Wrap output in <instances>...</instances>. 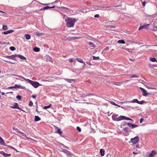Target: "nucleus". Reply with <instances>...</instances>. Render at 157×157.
Listing matches in <instances>:
<instances>
[{
    "instance_id": "dca6fc26",
    "label": "nucleus",
    "mask_w": 157,
    "mask_h": 157,
    "mask_svg": "<svg viewBox=\"0 0 157 157\" xmlns=\"http://www.w3.org/2000/svg\"><path fill=\"white\" fill-rule=\"evenodd\" d=\"M101 7L104 8L103 9V10H110L111 9H110V8L111 7V6H108V7H107V6L102 7L101 6Z\"/></svg>"
},
{
    "instance_id": "cd10ccee",
    "label": "nucleus",
    "mask_w": 157,
    "mask_h": 157,
    "mask_svg": "<svg viewBox=\"0 0 157 157\" xmlns=\"http://www.w3.org/2000/svg\"><path fill=\"white\" fill-rule=\"evenodd\" d=\"M35 34L37 36H40L42 35V33L37 32H35Z\"/></svg>"
},
{
    "instance_id": "5fc2aeb1",
    "label": "nucleus",
    "mask_w": 157,
    "mask_h": 157,
    "mask_svg": "<svg viewBox=\"0 0 157 157\" xmlns=\"http://www.w3.org/2000/svg\"><path fill=\"white\" fill-rule=\"evenodd\" d=\"M33 105V102L31 101H30L29 103V106H31Z\"/></svg>"
},
{
    "instance_id": "864d4df0",
    "label": "nucleus",
    "mask_w": 157,
    "mask_h": 157,
    "mask_svg": "<svg viewBox=\"0 0 157 157\" xmlns=\"http://www.w3.org/2000/svg\"><path fill=\"white\" fill-rule=\"evenodd\" d=\"M3 60L4 61H5V62H7V63H12V64H14V63H13L11 62H10V61H6V60H4V59Z\"/></svg>"
},
{
    "instance_id": "20e7f679",
    "label": "nucleus",
    "mask_w": 157,
    "mask_h": 157,
    "mask_svg": "<svg viewBox=\"0 0 157 157\" xmlns=\"http://www.w3.org/2000/svg\"><path fill=\"white\" fill-rule=\"evenodd\" d=\"M131 141L133 144H136L139 141V138L138 136H136L134 138L131 139Z\"/></svg>"
},
{
    "instance_id": "2f4dec72",
    "label": "nucleus",
    "mask_w": 157,
    "mask_h": 157,
    "mask_svg": "<svg viewBox=\"0 0 157 157\" xmlns=\"http://www.w3.org/2000/svg\"><path fill=\"white\" fill-rule=\"evenodd\" d=\"M139 77V76L137 75H132L131 77V78H138Z\"/></svg>"
},
{
    "instance_id": "4468645a",
    "label": "nucleus",
    "mask_w": 157,
    "mask_h": 157,
    "mask_svg": "<svg viewBox=\"0 0 157 157\" xmlns=\"http://www.w3.org/2000/svg\"><path fill=\"white\" fill-rule=\"evenodd\" d=\"M16 57H19L20 59H23V60H25L26 59V58L23 56L20 55H16Z\"/></svg>"
},
{
    "instance_id": "aec40b11",
    "label": "nucleus",
    "mask_w": 157,
    "mask_h": 157,
    "mask_svg": "<svg viewBox=\"0 0 157 157\" xmlns=\"http://www.w3.org/2000/svg\"><path fill=\"white\" fill-rule=\"evenodd\" d=\"M104 150L103 149H101L100 150V153L101 155L102 156H103L104 155Z\"/></svg>"
},
{
    "instance_id": "423d86ee",
    "label": "nucleus",
    "mask_w": 157,
    "mask_h": 157,
    "mask_svg": "<svg viewBox=\"0 0 157 157\" xmlns=\"http://www.w3.org/2000/svg\"><path fill=\"white\" fill-rule=\"evenodd\" d=\"M140 89L143 92L142 95L144 96H147L149 94L147 93V91L144 88L142 87H140Z\"/></svg>"
},
{
    "instance_id": "c03bdc74",
    "label": "nucleus",
    "mask_w": 157,
    "mask_h": 157,
    "mask_svg": "<svg viewBox=\"0 0 157 157\" xmlns=\"http://www.w3.org/2000/svg\"><path fill=\"white\" fill-rule=\"evenodd\" d=\"M16 98H17V99H18L19 100H20L21 99V96H19V95H18V96H17Z\"/></svg>"
},
{
    "instance_id": "4d7b16f0",
    "label": "nucleus",
    "mask_w": 157,
    "mask_h": 157,
    "mask_svg": "<svg viewBox=\"0 0 157 157\" xmlns=\"http://www.w3.org/2000/svg\"><path fill=\"white\" fill-rule=\"evenodd\" d=\"M68 61L70 62H71V63H72L73 62V59L71 58L69 59H68Z\"/></svg>"
},
{
    "instance_id": "0eeeda50",
    "label": "nucleus",
    "mask_w": 157,
    "mask_h": 157,
    "mask_svg": "<svg viewBox=\"0 0 157 157\" xmlns=\"http://www.w3.org/2000/svg\"><path fill=\"white\" fill-rule=\"evenodd\" d=\"M127 124L129 127L132 128H134L138 126L136 124H132L129 123H127Z\"/></svg>"
},
{
    "instance_id": "de8ad7c7",
    "label": "nucleus",
    "mask_w": 157,
    "mask_h": 157,
    "mask_svg": "<svg viewBox=\"0 0 157 157\" xmlns=\"http://www.w3.org/2000/svg\"><path fill=\"white\" fill-rule=\"evenodd\" d=\"M7 146L10 148H11V149H13L14 150H16V149L15 148H14L13 147H12V146H9V145H8Z\"/></svg>"
},
{
    "instance_id": "e433bc0d",
    "label": "nucleus",
    "mask_w": 157,
    "mask_h": 157,
    "mask_svg": "<svg viewBox=\"0 0 157 157\" xmlns=\"http://www.w3.org/2000/svg\"><path fill=\"white\" fill-rule=\"evenodd\" d=\"M19 77L23 79H24V80H25V81H28V80L29 79H27V78H25L23 76H19Z\"/></svg>"
},
{
    "instance_id": "5701e85b",
    "label": "nucleus",
    "mask_w": 157,
    "mask_h": 157,
    "mask_svg": "<svg viewBox=\"0 0 157 157\" xmlns=\"http://www.w3.org/2000/svg\"><path fill=\"white\" fill-rule=\"evenodd\" d=\"M20 133L21 134V135H22V136H23L25 137L27 139H29L32 140V139H30V138H28L27 136H26V134L25 133H24L23 132H21Z\"/></svg>"
},
{
    "instance_id": "49530a36",
    "label": "nucleus",
    "mask_w": 157,
    "mask_h": 157,
    "mask_svg": "<svg viewBox=\"0 0 157 157\" xmlns=\"http://www.w3.org/2000/svg\"><path fill=\"white\" fill-rule=\"evenodd\" d=\"M76 129L79 132H81V129L79 126L77 127L76 128Z\"/></svg>"
},
{
    "instance_id": "6e6d98bb",
    "label": "nucleus",
    "mask_w": 157,
    "mask_h": 157,
    "mask_svg": "<svg viewBox=\"0 0 157 157\" xmlns=\"http://www.w3.org/2000/svg\"><path fill=\"white\" fill-rule=\"evenodd\" d=\"M140 1L142 2V4H143V6H145V4H146L145 2H143L141 0H140Z\"/></svg>"
},
{
    "instance_id": "b1692460",
    "label": "nucleus",
    "mask_w": 157,
    "mask_h": 157,
    "mask_svg": "<svg viewBox=\"0 0 157 157\" xmlns=\"http://www.w3.org/2000/svg\"><path fill=\"white\" fill-rule=\"evenodd\" d=\"M150 60L152 62H157L156 59L155 58H150Z\"/></svg>"
},
{
    "instance_id": "f704fd0d",
    "label": "nucleus",
    "mask_w": 157,
    "mask_h": 157,
    "mask_svg": "<svg viewBox=\"0 0 157 157\" xmlns=\"http://www.w3.org/2000/svg\"><path fill=\"white\" fill-rule=\"evenodd\" d=\"M2 29L4 30H6L7 29V27L5 25H3L2 27Z\"/></svg>"
},
{
    "instance_id": "603ef678",
    "label": "nucleus",
    "mask_w": 157,
    "mask_h": 157,
    "mask_svg": "<svg viewBox=\"0 0 157 157\" xmlns=\"http://www.w3.org/2000/svg\"><path fill=\"white\" fill-rule=\"evenodd\" d=\"M143 121H144V119L142 118H141L140 120V123H142L143 122Z\"/></svg>"
},
{
    "instance_id": "ddd939ff",
    "label": "nucleus",
    "mask_w": 157,
    "mask_h": 157,
    "mask_svg": "<svg viewBox=\"0 0 157 157\" xmlns=\"http://www.w3.org/2000/svg\"><path fill=\"white\" fill-rule=\"evenodd\" d=\"M63 151L68 155H71V153L70 152L66 149L63 150Z\"/></svg>"
},
{
    "instance_id": "a878e982",
    "label": "nucleus",
    "mask_w": 157,
    "mask_h": 157,
    "mask_svg": "<svg viewBox=\"0 0 157 157\" xmlns=\"http://www.w3.org/2000/svg\"><path fill=\"white\" fill-rule=\"evenodd\" d=\"M122 83L121 82H115L114 84L116 85L120 86L122 84Z\"/></svg>"
},
{
    "instance_id": "c85d7f7f",
    "label": "nucleus",
    "mask_w": 157,
    "mask_h": 157,
    "mask_svg": "<svg viewBox=\"0 0 157 157\" xmlns=\"http://www.w3.org/2000/svg\"><path fill=\"white\" fill-rule=\"evenodd\" d=\"M138 101L136 99H134L132 101H131V102H133V103L136 102L137 103H138Z\"/></svg>"
},
{
    "instance_id": "bb28decb",
    "label": "nucleus",
    "mask_w": 157,
    "mask_h": 157,
    "mask_svg": "<svg viewBox=\"0 0 157 157\" xmlns=\"http://www.w3.org/2000/svg\"><path fill=\"white\" fill-rule=\"evenodd\" d=\"M66 81L68 82L71 83L72 81H74V79H69L66 78L65 79Z\"/></svg>"
},
{
    "instance_id": "1a4fd4ad",
    "label": "nucleus",
    "mask_w": 157,
    "mask_h": 157,
    "mask_svg": "<svg viewBox=\"0 0 157 157\" xmlns=\"http://www.w3.org/2000/svg\"><path fill=\"white\" fill-rule=\"evenodd\" d=\"M150 24H149L143 26H140L139 29V30H141L143 29H147L148 28L147 27V26L149 25Z\"/></svg>"
},
{
    "instance_id": "a18cd8bd",
    "label": "nucleus",
    "mask_w": 157,
    "mask_h": 157,
    "mask_svg": "<svg viewBox=\"0 0 157 157\" xmlns=\"http://www.w3.org/2000/svg\"><path fill=\"white\" fill-rule=\"evenodd\" d=\"M144 101H138V104L142 105L144 103Z\"/></svg>"
},
{
    "instance_id": "338daca9",
    "label": "nucleus",
    "mask_w": 157,
    "mask_h": 157,
    "mask_svg": "<svg viewBox=\"0 0 157 157\" xmlns=\"http://www.w3.org/2000/svg\"><path fill=\"white\" fill-rule=\"evenodd\" d=\"M115 28V27L114 26H110V28Z\"/></svg>"
},
{
    "instance_id": "c9c22d12",
    "label": "nucleus",
    "mask_w": 157,
    "mask_h": 157,
    "mask_svg": "<svg viewBox=\"0 0 157 157\" xmlns=\"http://www.w3.org/2000/svg\"><path fill=\"white\" fill-rule=\"evenodd\" d=\"M51 105H52L51 104H50L49 105H48V106H44V109H47L51 107Z\"/></svg>"
},
{
    "instance_id": "8fccbe9b",
    "label": "nucleus",
    "mask_w": 157,
    "mask_h": 157,
    "mask_svg": "<svg viewBox=\"0 0 157 157\" xmlns=\"http://www.w3.org/2000/svg\"><path fill=\"white\" fill-rule=\"evenodd\" d=\"M0 153H1V154L2 155H3L5 156V154L6 153H5L4 152H3V151H1L0 152Z\"/></svg>"
},
{
    "instance_id": "9d476101",
    "label": "nucleus",
    "mask_w": 157,
    "mask_h": 157,
    "mask_svg": "<svg viewBox=\"0 0 157 157\" xmlns=\"http://www.w3.org/2000/svg\"><path fill=\"white\" fill-rule=\"evenodd\" d=\"M16 54L14 55H13L12 56H5V57L9 59H13L14 58L16 57Z\"/></svg>"
},
{
    "instance_id": "58836bf2",
    "label": "nucleus",
    "mask_w": 157,
    "mask_h": 157,
    "mask_svg": "<svg viewBox=\"0 0 157 157\" xmlns=\"http://www.w3.org/2000/svg\"><path fill=\"white\" fill-rule=\"evenodd\" d=\"M125 50L128 52L130 53L132 52V51L131 49H129V48H125Z\"/></svg>"
},
{
    "instance_id": "bf43d9fd",
    "label": "nucleus",
    "mask_w": 157,
    "mask_h": 157,
    "mask_svg": "<svg viewBox=\"0 0 157 157\" xmlns=\"http://www.w3.org/2000/svg\"><path fill=\"white\" fill-rule=\"evenodd\" d=\"M32 97L33 98H35L36 97V96L35 95H32Z\"/></svg>"
},
{
    "instance_id": "2eb2a0df",
    "label": "nucleus",
    "mask_w": 157,
    "mask_h": 157,
    "mask_svg": "<svg viewBox=\"0 0 157 157\" xmlns=\"http://www.w3.org/2000/svg\"><path fill=\"white\" fill-rule=\"evenodd\" d=\"M0 144L3 145H5V143L2 139V138L0 136Z\"/></svg>"
},
{
    "instance_id": "c756f323",
    "label": "nucleus",
    "mask_w": 157,
    "mask_h": 157,
    "mask_svg": "<svg viewBox=\"0 0 157 157\" xmlns=\"http://www.w3.org/2000/svg\"><path fill=\"white\" fill-rule=\"evenodd\" d=\"M123 130L126 132H129V129L128 127H126L124 128Z\"/></svg>"
},
{
    "instance_id": "39448f33",
    "label": "nucleus",
    "mask_w": 157,
    "mask_h": 157,
    "mask_svg": "<svg viewBox=\"0 0 157 157\" xmlns=\"http://www.w3.org/2000/svg\"><path fill=\"white\" fill-rule=\"evenodd\" d=\"M11 107L13 109H17L21 111H23V112H25L24 110H23L21 108H20L19 107L18 104L17 103H15L14 105H13V106H11Z\"/></svg>"
},
{
    "instance_id": "680f3d73",
    "label": "nucleus",
    "mask_w": 157,
    "mask_h": 157,
    "mask_svg": "<svg viewBox=\"0 0 157 157\" xmlns=\"http://www.w3.org/2000/svg\"><path fill=\"white\" fill-rule=\"evenodd\" d=\"M136 147L137 148H139L140 147H139V144H137L136 145Z\"/></svg>"
},
{
    "instance_id": "f8f14e48",
    "label": "nucleus",
    "mask_w": 157,
    "mask_h": 157,
    "mask_svg": "<svg viewBox=\"0 0 157 157\" xmlns=\"http://www.w3.org/2000/svg\"><path fill=\"white\" fill-rule=\"evenodd\" d=\"M13 31H14L13 30H8L7 31L4 32L2 33L4 34H8L11 33L13 32Z\"/></svg>"
},
{
    "instance_id": "0e129e2a",
    "label": "nucleus",
    "mask_w": 157,
    "mask_h": 157,
    "mask_svg": "<svg viewBox=\"0 0 157 157\" xmlns=\"http://www.w3.org/2000/svg\"><path fill=\"white\" fill-rule=\"evenodd\" d=\"M117 106H118V107H121V108H123V107L122 106H120V105H117Z\"/></svg>"
},
{
    "instance_id": "4be33fe9",
    "label": "nucleus",
    "mask_w": 157,
    "mask_h": 157,
    "mask_svg": "<svg viewBox=\"0 0 157 157\" xmlns=\"http://www.w3.org/2000/svg\"><path fill=\"white\" fill-rule=\"evenodd\" d=\"M33 51L35 52H38L40 50V49L39 48L37 47H35L33 49Z\"/></svg>"
},
{
    "instance_id": "69168bd1",
    "label": "nucleus",
    "mask_w": 157,
    "mask_h": 157,
    "mask_svg": "<svg viewBox=\"0 0 157 157\" xmlns=\"http://www.w3.org/2000/svg\"><path fill=\"white\" fill-rule=\"evenodd\" d=\"M14 76L16 77H19L20 75H13Z\"/></svg>"
},
{
    "instance_id": "ea45409f",
    "label": "nucleus",
    "mask_w": 157,
    "mask_h": 157,
    "mask_svg": "<svg viewBox=\"0 0 157 157\" xmlns=\"http://www.w3.org/2000/svg\"><path fill=\"white\" fill-rule=\"evenodd\" d=\"M55 7V6H53L52 7H49L48 6L44 7V9H49V8H53Z\"/></svg>"
},
{
    "instance_id": "412c9836",
    "label": "nucleus",
    "mask_w": 157,
    "mask_h": 157,
    "mask_svg": "<svg viewBox=\"0 0 157 157\" xmlns=\"http://www.w3.org/2000/svg\"><path fill=\"white\" fill-rule=\"evenodd\" d=\"M25 36L26 37V40H29L31 38V36L29 34H25Z\"/></svg>"
},
{
    "instance_id": "13d9d810",
    "label": "nucleus",
    "mask_w": 157,
    "mask_h": 157,
    "mask_svg": "<svg viewBox=\"0 0 157 157\" xmlns=\"http://www.w3.org/2000/svg\"><path fill=\"white\" fill-rule=\"evenodd\" d=\"M94 17H99V16L98 14H97L95 15Z\"/></svg>"
},
{
    "instance_id": "3c124183",
    "label": "nucleus",
    "mask_w": 157,
    "mask_h": 157,
    "mask_svg": "<svg viewBox=\"0 0 157 157\" xmlns=\"http://www.w3.org/2000/svg\"><path fill=\"white\" fill-rule=\"evenodd\" d=\"M11 155V154H7L6 153L5 156L6 157H7L8 156H10Z\"/></svg>"
},
{
    "instance_id": "37998d69",
    "label": "nucleus",
    "mask_w": 157,
    "mask_h": 157,
    "mask_svg": "<svg viewBox=\"0 0 157 157\" xmlns=\"http://www.w3.org/2000/svg\"><path fill=\"white\" fill-rule=\"evenodd\" d=\"M57 132L59 134H61L62 132L61 131L60 129H59L57 131Z\"/></svg>"
},
{
    "instance_id": "79ce46f5",
    "label": "nucleus",
    "mask_w": 157,
    "mask_h": 157,
    "mask_svg": "<svg viewBox=\"0 0 157 157\" xmlns=\"http://www.w3.org/2000/svg\"><path fill=\"white\" fill-rule=\"evenodd\" d=\"M13 129H14V130H15L18 133H20V132H21V131H19V130L18 129H17V128H13Z\"/></svg>"
},
{
    "instance_id": "a19ab883",
    "label": "nucleus",
    "mask_w": 157,
    "mask_h": 157,
    "mask_svg": "<svg viewBox=\"0 0 157 157\" xmlns=\"http://www.w3.org/2000/svg\"><path fill=\"white\" fill-rule=\"evenodd\" d=\"M93 59L94 60H97L99 59V56H93Z\"/></svg>"
},
{
    "instance_id": "052dcab7",
    "label": "nucleus",
    "mask_w": 157,
    "mask_h": 157,
    "mask_svg": "<svg viewBox=\"0 0 157 157\" xmlns=\"http://www.w3.org/2000/svg\"><path fill=\"white\" fill-rule=\"evenodd\" d=\"M9 89H13V88H14V86H10V87H9Z\"/></svg>"
},
{
    "instance_id": "4c0bfd02",
    "label": "nucleus",
    "mask_w": 157,
    "mask_h": 157,
    "mask_svg": "<svg viewBox=\"0 0 157 157\" xmlns=\"http://www.w3.org/2000/svg\"><path fill=\"white\" fill-rule=\"evenodd\" d=\"M10 49L12 51H14L15 50V48L13 46L10 47Z\"/></svg>"
},
{
    "instance_id": "f03ea898",
    "label": "nucleus",
    "mask_w": 157,
    "mask_h": 157,
    "mask_svg": "<svg viewBox=\"0 0 157 157\" xmlns=\"http://www.w3.org/2000/svg\"><path fill=\"white\" fill-rule=\"evenodd\" d=\"M28 82L29 83H30L31 85H32L35 88H36L37 87L39 86V82H35L34 81H32L31 80L28 79Z\"/></svg>"
},
{
    "instance_id": "393cba45",
    "label": "nucleus",
    "mask_w": 157,
    "mask_h": 157,
    "mask_svg": "<svg viewBox=\"0 0 157 157\" xmlns=\"http://www.w3.org/2000/svg\"><path fill=\"white\" fill-rule=\"evenodd\" d=\"M118 43L121 44H125V42L124 40H119L118 41Z\"/></svg>"
},
{
    "instance_id": "473e14b6",
    "label": "nucleus",
    "mask_w": 157,
    "mask_h": 157,
    "mask_svg": "<svg viewBox=\"0 0 157 157\" xmlns=\"http://www.w3.org/2000/svg\"><path fill=\"white\" fill-rule=\"evenodd\" d=\"M81 37H72V40H75L77 39L81 38Z\"/></svg>"
},
{
    "instance_id": "7c9ffc66",
    "label": "nucleus",
    "mask_w": 157,
    "mask_h": 157,
    "mask_svg": "<svg viewBox=\"0 0 157 157\" xmlns=\"http://www.w3.org/2000/svg\"><path fill=\"white\" fill-rule=\"evenodd\" d=\"M71 40H72V37H71L70 36H69L66 38V39H65V40H69L70 41Z\"/></svg>"
},
{
    "instance_id": "a211bd4d",
    "label": "nucleus",
    "mask_w": 157,
    "mask_h": 157,
    "mask_svg": "<svg viewBox=\"0 0 157 157\" xmlns=\"http://www.w3.org/2000/svg\"><path fill=\"white\" fill-rule=\"evenodd\" d=\"M79 62L82 63H84V65H85V63L84 62L83 60L80 58H77L76 59Z\"/></svg>"
},
{
    "instance_id": "6ab92c4d",
    "label": "nucleus",
    "mask_w": 157,
    "mask_h": 157,
    "mask_svg": "<svg viewBox=\"0 0 157 157\" xmlns=\"http://www.w3.org/2000/svg\"><path fill=\"white\" fill-rule=\"evenodd\" d=\"M41 119L38 116H35L34 121H38L40 120Z\"/></svg>"
},
{
    "instance_id": "7ed1b4c3",
    "label": "nucleus",
    "mask_w": 157,
    "mask_h": 157,
    "mask_svg": "<svg viewBox=\"0 0 157 157\" xmlns=\"http://www.w3.org/2000/svg\"><path fill=\"white\" fill-rule=\"evenodd\" d=\"M124 120L128 121L131 120L132 121V120L130 119V118L123 116H120L118 117V120H118V121H119L121 120Z\"/></svg>"
},
{
    "instance_id": "f3484780",
    "label": "nucleus",
    "mask_w": 157,
    "mask_h": 157,
    "mask_svg": "<svg viewBox=\"0 0 157 157\" xmlns=\"http://www.w3.org/2000/svg\"><path fill=\"white\" fill-rule=\"evenodd\" d=\"M88 44L89 45L91 46L93 48L95 47V46L94 45V44L91 42H88Z\"/></svg>"
},
{
    "instance_id": "6e6552de",
    "label": "nucleus",
    "mask_w": 157,
    "mask_h": 157,
    "mask_svg": "<svg viewBox=\"0 0 157 157\" xmlns=\"http://www.w3.org/2000/svg\"><path fill=\"white\" fill-rule=\"evenodd\" d=\"M118 116V115L116 114L113 115L112 116L113 120L115 121H118V120H117L118 118V117L117 118V117Z\"/></svg>"
},
{
    "instance_id": "09e8293b",
    "label": "nucleus",
    "mask_w": 157,
    "mask_h": 157,
    "mask_svg": "<svg viewBox=\"0 0 157 157\" xmlns=\"http://www.w3.org/2000/svg\"><path fill=\"white\" fill-rule=\"evenodd\" d=\"M110 103L112 104L113 105H114L115 106L118 105L115 103L114 102H113V101L110 102Z\"/></svg>"
},
{
    "instance_id": "72a5a7b5",
    "label": "nucleus",
    "mask_w": 157,
    "mask_h": 157,
    "mask_svg": "<svg viewBox=\"0 0 157 157\" xmlns=\"http://www.w3.org/2000/svg\"><path fill=\"white\" fill-rule=\"evenodd\" d=\"M14 88H21V86L16 84L14 86Z\"/></svg>"
},
{
    "instance_id": "9b49d317",
    "label": "nucleus",
    "mask_w": 157,
    "mask_h": 157,
    "mask_svg": "<svg viewBox=\"0 0 157 157\" xmlns=\"http://www.w3.org/2000/svg\"><path fill=\"white\" fill-rule=\"evenodd\" d=\"M155 151L154 150L151 151V153L149 155L148 157H153L155 155Z\"/></svg>"
},
{
    "instance_id": "774afa93",
    "label": "nucleus",
    "mask_w": 157,
    "mask_h": 157,
    "mask_svg": "<svg viewBox=\"0 0 157 157\" xmlns=\"http://www.w3.org/2000/svg\"><path fill=\"white\" fill-rule=\"evenodd\" d=\"M56 2H57L56 1H55V2H53L51 4H53V3H56Z\"/></svg>"
},
{
    "instance_id": "e2e57ef3",
    "label": "nucleus",
    "mask_w": 157,
    "mask_h": 157,
    "mask_svg": "<svg viewBox=\"0 0 157 157\" xmlns=\"http://www.w3.org/2000/svg\"><path fill=\"white\" fill-rule=\"evenodd\" d=\"M109 49V48L108 47H107L105 48V49L106 50H108Z\"/></svg>"
},
{
    "instance_id": "f257e3e1",
    "label": "nucleus",
    "mask_w": 157,
    "mask_h": 157,
    "mask_svg": "<svg viewBox=\"0 0 157 157\" xmlns=\"http://www.w3.org/2000/svg\"><path fill=\"white\" fill-rule=\"evenodd\" d=\"M65 21L67 26V27H71L74 26L77 20L74 18H68L65 20Z\"/></svg>"
}]
</instances>
